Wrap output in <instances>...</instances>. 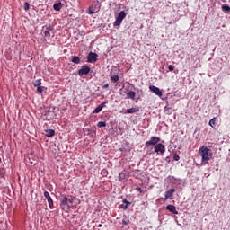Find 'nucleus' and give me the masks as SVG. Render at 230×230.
<instances>
[{"mask_svg": "<svg viewBox=\"0 0 230 230\" xmlns=\"http://www.w3.org/2000/svg\"><path fill=\"white\" fill-rule=\"evenodd\" d=\"M98 60V54L90 52L87 56V62L93 64V62H97Z\"/></svg>", "mask_w": 230, "mask_h": 230, "instance_id": "nucleus-7", "label": "nucleus"}, {"mask_svg": "<svg viewBox=\"0 0 230 230\" xmlns=\"http://www.w3.org/2000/svg\"><path fill=\"white\" fill-rule=\"evenodd\" d=\"M98 128H102L103 127H107V123L105 121H100L97 123Z\"/></svg>", "mask_w": 230, "mask_h": 230, "instance_id": "nucleus-24", "label": "nucleus"}, {"mask_svg": "<svg viewBox=\"0 0 230 230\" xmlns=\"http://www.w3.org/2000/svg\"><path fill=\"white\" fill-rule=\"evenodd\" d=\"M44 197H45V199H47L49 208H53V199H51V196H49V192L45 191Z\"/></svg>", "mask_w": 230, "mask_h": 230, "instance_id": "nucleus-11", "label": "nucleus"}, {"mask_svg": "<svg viewBox=\"0 0 230 230\" xmlns=\"http://www.w3.org/2000/svg\"><path fill=\"white\" fill-rule=\"evenodd\" d=\"M155 153L159 155L164 154L166 152V147L164 145L158 143L156 146H154Z\"/></svg>", "mask_w": 230, "mask_h": 230, "instance_id": "nucleus-5", "label": "nucleus"}, {"mask_svg": "<svg viewBox=\"0 0 230 230\" xmlns=\"http://www.w3.org/2000/svg\"><path fill=\"white\" fill-rule=\"evenodd\" d=\"M122 224L124 226H128V224H130V219H128V217H127V216H124L123 220H122Z\"/></svg>", "mask_w": 230, "mask_h": 230, "instance_id": "nucleus-22", "label": "nucleus"}, {"mask_svg": "<svg viewBox=\"0 0 230 230\" xmlns=\"http://www.w3.org/2000/svg\"><path fill=\"white\" fill-rule=\"evenodd\" d=\"M102 109L101 106H98L94 109V111H93V114H100V112H102Z\"/></svg>", "mask_w": 230, "mask_h": 230, "instance_id": "nucleus-25", "label": "nucleus"}, {"mask_svg": "<svg viewBox=\"0 0 230 230\" xmlns=\"http://www.w3.org/2000/svg\"><path fill=\"white\" fill-rule=\"evenodd\" d=\"M149 91H151V93H154V94H155L156 96H163V92H161V89H159V87L157 86L150 85Z\"/></svg>", "mask_w": 230, "mask_h": 230, "instance_id": "nucleus-8", "label": "nucleus"}, {"mask_svg": "<svg viewBox=\"0 0 230 230\" xmlns=\"http://www.w3.org/2000/svg\"><path fill=\"white\" fill-rule=\"evenodd\" d=\"M23 8H24L25 12H28V10H30V3L25 2L23 4Z\"/></svg>", "mask_w": 230, "mask_h": 230, "instance_id": "nucleus-27", "label": "nucleus"}, {"mask_svg": "<svg viewBox=\"0 0 230 230\" xmlns=\"http://www.w3.org/2000/svg\"><path fill=\"white\" fill-rule=\"evenodd\" d=\"M53 8L56 12H60L62 10V3L54 4Z\"/></svg>", "mask_w": 230, "mask_h": 230, "instance_id": "nucleus-16", "label": "nucleus"}, {"mask_svg": "<svg viewBox=\"0 0 230 230\" xmlns=\"http://www.w3.org/2000/svg\"><path fill=\"white\" fill-rule=\"evenodd\" d=\"M161 142V137H151L149 141L146 142V146L148 148V146H155L156 145H159Z\"/></svg>", "mask_w": 230, "mask_h": 230, "instance_id": "nucleus-4", "label": "nucleus"}, {"mask_svg": "<svg viewBox=\"0 0 230 230\" xmlns=\"http://www.w3.org/2000/svg\"><path fill=\"white\" fill-rule=\"evenodd\" d=\"M32 84L34 87H40V85H42V81L40 79H37Z\"/></svg>", "mask_w": 230, "mask_h": 230, "instance_id": "nucleus-20", "label": "nucleus"}, {"mask_svg": "<svg viewBox=\"0 0 230 230\" xmlns=\"http://www.w3.org/2000/svg\"><path fill=\"white\" fill-rule=\"evenodd\" d=\"M125 17H127V13H125V11H121L116 17L113 26H121V22H123V19H125Z\"/></svg>", "mask_w": 230, "mask_h": 230, "instance_id": "nucleus-2", "label": "nucleus"}, {"mask_svg": "<svg viewBox=\"0 0 230 230\" xmlns=\"http://www.w3.org/2000/svg\"><path fill=\"white\" fill-rule=\"evenodd\" d=\"M209 126L212 127V128H215L217 127V118H213L209 120Z\"/></svg>", "mask_w": 230, "mask_h": 230, "instance_id": "nucleus-18", "label": "nucleus"}, {"mask_svg": "<svg viewBox=\"0 0 230 230\" xmlns=\"http://www.w3.org/2000/svg\"><path fill=\"white\" fill-rule=\"evenodd\" d=\"M89 13H90V15H93V13H95L94 9L90 7L89 8Z\"/></svg>", "mask_w": 230, "mask_h": 230, "instance_id": "nucleus-31", "label": "nucleus"}, {"mask_svg": "<svg viewBox=\"0 0 230 230\" xmlns=\"http://www.w3.org/2000/svg\"><path fill=\"white\" fill-rule=\"evenodd\" d=\"M175 193V189H170L165 192L164 195V200H168L170 198L173 197V194Z\"/></svg>", "mask_w": 230, "mask_h": 230, "instance_id": "nucleus-12", "label": "nucleus"}, {"mask_svg": "<svg viewBox=\"0 0 230 230\" xmlns=\"http://www.w3.org/2000/svg\"><path fill=\"white\" fill-rule=\"evenodd\" d=\"M137 91L138 93H140V94H143V90L137 89Z\"/></svg>", "mask_w": 230, "mask_h": 230, "instance_id": "nucleus-36", "label": "nucleus"}, {"mask_svg": "<svg viewBox=\"0 0 230 230\" xmlns=\"http://www.w3.org/2000/svg\"><path fill=\"white\" fill-rule=\"evenodd\" d=\"M137 191H138L139 193H143V189H141L140 187H137Z\"/></svg>", "mask_w": 230, "mask_h": 230, "instance_id": "nucleus-34", "label": "nucleus"}, {"mask_svg": "<svg viewBox=\"0 0 230 230\" xmlns=\"http://www.w3.org/2000/svg\"><path fill=\"white\" fill-rule=\"evenodd\" d=\"M50 31H47L46 29L43 30V35L44 37H51Z\"/></svg>", "mask_w": 230, "mask_h": 230, "instance_id": "nucleus-26", "label": "nucleus"}, {"mask_svg": "<svg viewBox=\"0 0 230 230\" xmlns=\"http://www.w3.org/2000/svg\"><path fill=\"white\" fill-rule=\"evenodd\" d=\"M166 209L170 211V213H173V215H179V212L177 211V208L173 205H168L166 207Z\"/></svg>", "mask_w": 230, "mask_h": 230, "instance_id": "nucleus-14", "label": "nucleus"}, {"mask_svg": "<svg viewBox=\"0 0 230 230\" xmlns=\"http://www.w3.org/2000/svg\"><path fill=\"white\" fill-rule=\"evenodd\" d=\"M169 157H166V161H168Z\"/></svg>", "mask_w": 230, "mask_h": 230, "instance_id": "nucleus-38", "label": "nucleus"}, {"mask_svg": "<svg viewBox=\"0 0 230 230\" xmlns=\"http://www.w3.org/2000/svg\"><path fill=\"white\" fill-rule=\"evenodd\" d=\"M175 69V66H173L172 65H170L169 66H168V70L169 71H173Z\"/></svg>", "mask_w": 230, "mask_h": 230, "instance_id": "nucleus-32", "label": "nucleus"}, {"mask_svg": "<svg viewBox=\"0 0 230 230\" xmlns=\"http://www.w3.org/2000/svg\"><path fill=\"white\" fill-rule=\"evenodd\" d=\"M109 87V84H106L102 86V89H107Z\"/></svg>", "mask_w": 230, "mask_h": 230, "instance_id": "nucleus-35", "label": "nucleus"}, {"mask_svg": "<svg viewBox=\"0 0 230 230\" xmlns=\"http://www.w3.org/2000/svg\"><path fill=\"white\" fill-rule=\"evenodd\" d=\"M136 112H139V107L137 108H129L123 111V114H134Z\"/></svg>", "mask_w": 230, "mask_h": 230, "instance_id": "nucleus-13", "label": "nucleus"}, {"mask_svg": "<svg viewBox=\"0 0 230 230\" xmlns=\"http://www.w3.org/2000/svg\"><path fill=\"white\" fill-rule=\"evenodd\" d=\"M70 202V204L73 203V201L69 199H67V197H63L60 199V206L66 207V209H69V206L68 203Z\"/></svg>", "mask_w": 230, "mask_h": 230, "instance_id": "nucleus-9", "label": "nucleus"}, {"mask_svg": "<svg viewBox=\"0 0 230 230\" xmlns=\"http://www.w3.org/2000/svg\"><path fill=\"white\" fill-rule=\"evenodd\" d=\"M199 155L201 157V164H208L213 159V151L206 146H202L199 149Z\"/></svg>", "mask_w": 230, "mask_h": 230, "instance_id": "nucleus-1", "label": "nucleus"}, {"mask_svg": "<svg viewBox=\"0 0 230 230\" xmlns=\"http://www.w3.org/2000/svg\"><path fill=\"white\" fill-rule=\"evenodd\" d=\"M71 62H73V64H80V57L73 56Z\"/></svg>", "mask_w": 230, "mask_h": 230, "instance_id": "nucleus-19", "label": "nucleus"}, {"mask_svg": "<svg viewBox=\"0 0 230 230\" xmlns=\"http://www.w3.org/2000/svg\"><path fill=\"white\" fill-rule=\"evenodd\" d=\"M222 11L225 12V13H230V6L228 4H223L222 5Z\"/></svg>", "mask_w": 230, "mask_h": 230, "instance_id": "nucleus-17", "label": "nucleus"}, {"mask_svg": "<svg viewBox=\"0 0 230 230\" xmlns=\"http://www.w3.org/2000/svg\"><path fill=\"white\" fill-rule=\"evenodd\" d=\"M130 87H134V84H130V83H128V86L126 87V96L128 99L129 100H136V92L134 91H129L128 92V89H130Z\"/></svg>", "mask_w": 230, "mask_h": 230, "instance_id": "nucleus-3", "label": "nucleus"}, {"mask_svg": "<svg viewBox=\"0 0 230 230\" xmlns=\"http://www.w3.org/2000/svg\"><path fill=\"white\" fill-rule=\"evenodd\" d=\"M37 93H44V86H36Z\"/></svg>", "mask_w": 230, "mask_h": 230, "instance_id": "nucleus-28", "label": "nucleus"}, {"mask_svg": "<svg viewBox=\"0 0 230 230\" xmlns=\"http://www.w3.org/2000/svg\"><path fill=\"white\" fill-rule=\"evenodd\" d=\"M132 204L130 201H128L126 199L122 200V203L119 205V209H123L124 211L128 209V206Z\"/></svg>", "mask_w": 230, "mask_h": 230, "instance_id": "nucleus-10", "label": "nucleus"}, {"mask_svg": "<svg viewBox=\"0 0 230 230\" xmlns=\"http://www.w3.org/2000/svg\"><path fill=\"white\" fill-rule=\"evenodd\" d=\"M42 30H47L48 31H53L54 27L53 25H45L42 27Z\"/></svg>", "mask_w": 230, "mask_h": 230, "instance_id": "nucleus-23", "label": "nucleus"}, {"mask_svg": "<svg viewBox=\"0 0 230 230\" xmlns=\"http://www.w3.org/2000/svg\"><path fill=\"white\" fill-rule=\"evenodd\" d=\"M45 134H46L47 137H53V136H55V130L46 129Z\"/></svg>", "mask_w": 230, "mask_h": 230, "instance_id": "nucleus-15", "label": "nucleus"}, {"mask_svg": "<svg viewBox=\"0 0 230 230\" xmlns=\"http://www.w3.org/2000/svg\"><path fill=\"white\" fill-rule=\"evenodd\" d=\"M91 73V67L87 65H83L81 69L78 70L79 76H84L85 75H89Z\"/></svg>", "mask_w": 230, "mask_h": 230, "instance_id": "nucleus-6", "label": "nucleus"}, {"mask_svg": "<svg viewBox=\"0 0 230 230\" xmlns=\"http://www.w3.org/2000/svg\"><path fill=\"white\" fill-rule=\"evenodd\" d=\"M98 227H102V224H100V225L98 226Z\"/></svg>", "mask_w": 230, "mask_h": 230, "instance_id": "nucleus-37", "label": "nucleus"}, {"mask_svg": "<svg viewBox=\"0 0 230 230\" xmlns=\"http://www.w3.org/2000/svg\"><path fill=\"white\" fill-rule=\"evenodd\" d=\"M173 159H174V161H179L181 159V157L178 155H175L173 156Z\"/></svg>", "mask_w": 230, "mask_h": 230, "instance_id": "nucleus-33", "label": "nucleus"}, {"mask_svg": "<svg viewBox=\"0 0 230 230\" xmlns=\"http://www.w3.org/2000/svg\"><path fill=\"white\" fill-rule=\"evenodd\" d=\"M107 103H109V101H104L102 103H101L99 106L101 107V109H103V107H105V105H107Z\"/></svg>", "mask_w": 230, "mask_h": 230, "instance_id": "nucleus-30", "label": "nucleus"}, {"mask_svg": "<svg viewBox=\"0 0 230 230\" xmlns=\"http://www.w3.org/2000/svg\"><path fill=\"white\" fill-rule=\"evenodd\" d=\"M111 82H113V84H116V82H118L119 80V75H111Z\"/></svg>", "mask_w": 230, "mask_h": 230, "instance_id": "nucleus-21", "label": "nucleus"}, {"mask_svg": "<svg viewBox=\"0 0 230 230\" xmlns=\"http://www.w3.org/2000/svg\"><path fill=\"white\" fill-rule=\"evenodd\" d=\"M119 181H125V173L120 172V173L119 174Z\"/></svg>", "mask_w": 230, "mask_h": 230, "instance_id": "nucleus-29", "label": "nucleus"}, {"mask_svg": "<svg viewBox=\"0 0 230 230\" xmlns=\"http://www.w3.org/2000/svg\"><path fill=\"white\" fill-rule=\"evenodd\" d=\"M141 97H137V100H139Z\"/></svg>", "mask_w": 230, "mask_h": 230, "instance_id": "nucleus-39", "label": "nucleus"}]
</instances>
